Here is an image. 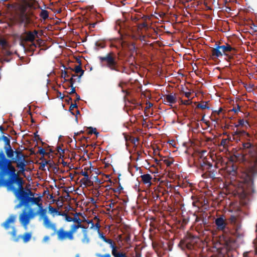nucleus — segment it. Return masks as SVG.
Segmentation results:
<instances>
[{"instance_id":"f257e3e1","label":"nucleus","mask_w":257,"mask_h":257,"mask_svg":"<svg viewBox=\"0 0 257 257\" xmlns=\"http://www.w3.org/2000/svg\"><path fill=\"white\" fill-rule=\"evenodd\" d=\"M242 148L249 153L251 164L249 168L241 173L239 181L245 196L250 195L254 192V176L257 174V150L249 142L242 143Z\"/></svg>"},{"instance_id":"f03ea898","label":"nucleus","mask_w":257,"mask_h":257,"mask_svg":"<svg viewBox=\"0 0 257 257\" xmlns=\"http://www.w3.org/2000/svg\"><path fill=\"white\" fill-rule=\"evenodd\" d=\"M0 169H2L4 165H7L8 171L12 173V175L15 176V180L7 181L6 186L8 191H13L16 197L20 199L21 197L24 196V194L23 186L24 182L23 179L18 176L19 174H16V169L11 162H8L7 160L6 164L0 162Z\"/></svg>"},{"instance_id":"7ed1b4c3","label":"nucleus","mask_w":257,"mask_h":257,"mask_svg":"<svg viewBox=\"0 0 257 257\" xmlns=\"http://www.w3.org/2000/svg\"><path fill=\"white\" fill-rule=\"evenodd\" d=\"M199 143L198 141L194 139V167L201 171L209 170L212 167V164L208 162L205 155L207 152L203 150H200L195 148V145Z\"/></svg>"},{"instance_id":"20e7f679","label":"nucleus","mask_w":257,"mask_h":257,"mask_svg":"<svg viewBox=\"0 0 257 257\" xmlns=\"http://www.w3.org/2000/svg\"><path fill=\"white\" fill-rule=\"evenodd\" d=\"M100 225L98 223H96L94 226V228L97 230L99 237L104 242L110 245L111 248V253L114 257H127L125 253L120 251L119 247L116 245L115 243L111 239L106 238L103 233L99 232Z\"/></svg>"},{"instance_id":"39448f33","label":"nucleus","mask_w":257,"mask_h":257,"mask_svg":"<svg viewBox=\"0 0 257 257\" xmlns=\"http://www.w3.org/2000/svg\"><path fill=\"white\" fill-rule=\"evenodd\" d=\"M79 228L78 225L72 224L69 231H65L63 229H59L57 234L59 239L63 240L65 239L73 240L74 239V234L76 233Z\"/></svg>"},{"instance_id":"423d86ee","label":"nucleus","mask_w":257,"mask_h":257,"mask_svg":"<svg viewBox=\"0 0 257 257\" xmlns=\"http://www.w3.org/2000/svg\"><path fill=\"white\" fill-rule=\"evenodd\" d=\"M194 93H195V96L194 95V98L195 96L198 98V100H201L200 101H194V104L196 105L195 107H194V114L195 113H200L201 115H202V113L199 112L198 110V109H201V110H203L205 109H209V106H207V105L208 102L202 100V97L203 96L202 92L200 91H197L196 92L194 91Z\"/></svg>"},{"instance_id":"0eeeda50","label":"nucleus","mask_w":257,"mask_h":257,"mask_svg":"<svg viewBox=\"0 0 257 257\" xmlns=\"http://www.w3.org/2000/svg\"><path fill=\"white\" fill-rule=\"evenodd\" d=\"M37 215H39L37 212L32 209H30L29 214L23 212L20 215V221L26 230L28 229V225L30 223V219L34 218Z\"/></svg>"},{"instance_id":"6e6552de","label":"nucleus","mask_w":257,"mask_h":257,"mask_svg":"<svg viewBox=\"0 0 257 257\" xmlns=\"http://www.w3.org/2000/svg\"><path fill=\"white\" fill-rule=\"evenodd\" d=\"M17 19L19 22L26 25L31 22V15L26 11V9L22 8L17 16Z\"/></svg>"},{"instance_id":"1a4fd4ad","label":"nucleus","mask_w":257,"mask_h":257,"mask_svg":"<svg viewBox=\"0 0 257 257\" xmlns=\"http://www.w3.org/2000/svg\"><path fill=\"white\" fill-rule=\"evenodd\" d=\"M100 59L102 62H105L107 66L110 69H115L116 62L113 54H109L105 57H100Z\"/></svg>"},{"instance_id":"9d476101","label":"nucleus","mask_w":257,"mask_h":257,"mask_svg":"<svg viewBox=\"0 0 257 257\" xmlns=\"http://www.w3.org/2000/svg\"><path fill=\"white\" fill-rule=\"evenodd\" d=\"M40 215L42 217L43 220V224L46 228L51 229L54 231H56L57 227L56 224L51 221L46 215V213L44 215Z\"/></svg>"},{"instance_id":"9b49d317","label":"nucleus","mask_w":257,"mask_h":257,"mask_svg":"<svg viewBox=\"0 0 257 257\" xmlns=\"http://www.w3.org/2000/svg\"><path fill=\"white\" fill-rule=\"evenodd\" d=\"M215 225L219 230L224 231L226 229L227 223L226 218L224 215H221L215 220Z\"/></svg>"},{"instance_id":"f8f14e48","label":"nucleus","mask_w":257,"mask_h":257,"mask_svg":"<svg viewBox=\"0 0 257 257\" xmlns=\"http://www.w3.org/2000/svg\"><path fill=\"white\" fill-rule=\"evenodd\" d=\"M41 197H33L31 199V201L36 204L38 206V211H36L39 215H44L46 213V210L44 209L42 203H40Z\"/></svg>"},{"instance_id":"ddd939ff","label":"nucleus","mask_w":257,"mask_h":257,"mask_svg":"<svg viewBox=\"0 0 257 257\" xmlns=\"http://www.w3.org/2000/svg\"><path fill=\"white\" fill-rule=\"evenodd\" d=\"M16 216L14 215H11L6 221L3 224V226L5 229H8L11 227H13V226L16 221Z\"/></svg>"},{"instance_id":"4468645a","label":"nucleus","mask_w":257,"mask_h":257,"mask_svg":"<svg viewBox=\"0 0 257 257\" xmlns=\"http://www.w3.org/2000/svg\"><path fill=\"white\" fill-rule=\"evenodd\" d=\"M0 45L1 46L5 54L7 55L11 54L12 53L10 51V45L5 39L3 38L0 39Z\"/></svg>"},{"instance_id":"2eb2a0df","label":"nucleus","mask_w":257,"mask_h":257,"mask_svg":"<svg viewBox=\"0 0 257 257\" xmlns=\"http://www.w3.org/2000/svg\"><path fill=\"white\" fill-rule=\"evenodd\" d=\"M0 45L1 46L5 54L7 55L11 54L12 53L10 51V45L5 39L3 38L0 39Z\"/></svg>"},{"instance_id":"dca6fc26","label":"nucleus","mask_w":257,"mask_h":257,"mask_svg":"<svg viewBox=\"0 0 257 257\" xmlns=\"http://www.w3.org/2000/svg\"><path fill=\"white\" fill-rule=\"evenodd\" d=\"M228 221L231 225L234 226L235 232L237 233L240 229V226L237 223V217L234 215H231L228 219Z\"/></svg>"},{"instance_id":"f3484780","label":"nucleus","mask_w":257,"mask_h":257,"mask_svg":"<svg viewBox=\"0 0 257 257\" xmlns=\"http://www.w3.org/2000/svg\"><path fill=\"white\" fill-rule=\"evenodd\" d=\"M211 55L213 58H218L222 56L223 54L221 52L220 46L218 45L216 43L215 45V48L211 50Z\"/></svg>"},{"instance_id":"a211bd4d","label":"nucleus","mask_w":257,"mask_h":257,"mask_svg":"<svg viewBox=\"0 0 257 257\" xmlns=\"http://www.w3.org/2000/svg\"><path fill=\"white\" fill-rule=\"evenodd\" d=\"M192 239L190 237H186L180 242L182 247H186L188 250H191L192 249V244L191 243Z\"/></svg>"},{"instance_id":"6ab92c4d","label":"nucleus","mask_w":257,"mask_h":257,"mask_svg":"<svg viewBox=\"0 0 257 257\" xmlns=\"http://www.w3.org/2000/svg\"><path fill=\"white\" fill-rule=\"evenodd\" d=\"M164 101L165 103H168L170 105L174 104L176 101V97L175 94H170L164 96Z\"/></svg>"},{"instance_id":"aec40b11","label":"nucleus","mask_w":257,"mask_h":257,"mask_svg":"<svg viewBox=\"0 0 257 257\" xmlns=\"http://www.w3.org/2000/svg\"><path fill=\"white\" fill-rule=\"evenodd\" d=\"M141 177L144 184L147 185L149 187L151 186V180L152 179V177L151 175L149 174H144L142 175Z\"/></svg>"},{"instance_id":"412c9836","label":"nucleus","mask_w":257,"mask_h":257,"mask_svg":"<svg viewBox=\"0 0 257 257\" xmlns=\"http://www.w3.org/2000/svg\"><path fill=\"white\" fill-rule=\"evenodd\" d=\"M82 233L83 237L81 240V242L84 244H88L90 241V239L87 233V231L86 229H83Z\"/></svg>"},{"instance_id":"4be33fe9","label":"nucleus","mask_w":257,"mask_h":257,"mask_svg":"<svg viewBox=\"0 0 257 257\" xmlns=\"http://www.w3.org/2000/svg\"><path fill=\"white\" fill-rule=\"evenodd\" d=\"M17 167L20 169V170L18 172V174H22L24 175L25 174V163L24 159H23V160L21 161H19L17 163Z\"/></svg>"},{"instance_id":"5701e85b","label":"nucleus","mask_w":257,"mask_h":257,"mask_svg":"<svg viewBox=\"0 0 257 257\" xmlns=\"http://www.w3.org/2000/svg\"><path fill=\"white\" fill-rule=\"evenodd\" d=\"M220 48L222 53H224V55H226V53L234 50V49L228 44H226L225 45L220 46Z\"/></svg>"},{"instance_id":"b1692460","label":"nucleus","mask_w":257,"mask_h":257,"mask_svg":"<svg viewBox=\"0 0 257 257\" xmlns=\"http://www.w3.org/2000/svg\"><path fill=\"white\" fill-rule=\"evenodd\" d=\"M4 138L5 141L7 142L9 147V148L6 150L7 155L9 158H11L14 156V151L10 147L9 140L6 137H4Z\"/></svg>"},{"instance_id":"393cba45","label":"nucleus","mask_w":257,"mask_h":257,"mask_svg":"<svg viewBox=\"0 0 257 257\" xmlns=\"http://www.w3.org/2000/svg\"><path fill=\"white\" fill-rule=\"evenodd\" d=\"M37 34V32L36 31L33 32H28L26 34L25 40L28 41H33L35 39Z\"/></svg>"},{"instance_id":"a878e982","label":"nucleus","mask_w":257,"mask_h":257,"mask_svg":"<svg viewBox=\"0 0 257 257\" xmlns=\"http://www.w3.org/2000/svg\"><path fill=\"white\" fill-rule=\"evenodd\" d=\"M239 126L247 127L249 126V124L247 120H244L243 119H239L238 120V124H235V126L238 127Z\"/></svg>"},{"instance_id":"bb28decb","label":"nucleus","mask_w":257,"mask_h":257,"mask_svg":"<svg viewBox=\"0 0 257 257\" xmlns=\"http://www.w3.org/2000/svg\"><path fill=\"white\" fill-rule=\"evenodd\" d=\"M10 234L12 235L13 239L15 241H18L20 238H21V235H17V230L15 227H13V230Z\"/></svg>"},{"instance_id":"cd10ccee","label":"nucleus","mask_w":257,"mask_h":257,"mask_svg":"<svg viewBox=\"0 0 257 257\" xmlns=\"http://www.w3.org/2000/svg\"><path fill=\"white\" fill-rule=\"evenodd\" d=\"M48 209L50 213L53 216L55 215H60L61 214L60 212L57 209L53 208L51 206L48 207Z\"/></svg>"},{"instance_id":"c85d7f7f","label":"nucleus","mask_w":257,"mask_h":257,"mask_svg":"<svg viewBox=\"0 0 257 257\" xmlns=\"http://www.w3.org/2000/svg\"><path fill=\"white\" fill-rule=\"evenodd\" d=\"M31 237L32 234L29 232L26 233L22 236H21V238H23L25 242H28L31 239Z\"/></svg>"},{"instance_id":"c756f323","label":"nucleus","mask_w":257,"mask_h":257,"mask_svg":"<svg viewBox=\"0 0 257 257\" xmlns=\"http://www.w3.org/2000/svg\"><path fill=\"white\" fill-rule=\"evenodd\" d=\"M74 71L77 74H80L79 76V78H80L81 76L83 75L84 73V71L82 70L81 67L79 65L76 66L74 69Z\"/></svg>"},{"instance_id":"7c9ffc66","label":"nucleus","mask_w":257,"mask_h":257,"mask_svg":"<svg viewBox=\"0 0 257 257\" xmlns=\"http://www.w3.org/2000/svg\"><path fill=\"white\" fill-rule=\"evenodd\" d=\"M194 216H196L195 222H197L201 221V222L200 223L201 224H205L206 223V220L205 219H204V218H202L201 217H198V216L196 215L195 213H194Z\"/></svg>"},{"instance_id":"2f4dec72","label":"nucleus","mask_w":257,"mask_h":257,"mask_svg":"<svg viewBox=\"0 0 257 257\" xmlns=\"http://www.w3.org/2000/svg\"><path fill=\"white\" fill-rule=\"evenodd\" d=\"M40 16L43 19H46L48 17V12L46 10H42L40 13Z\"/></svg>"},{"instance_id":"473e14b6","label":"nucleus","mask_w":257,"mask_h":257,"mask_svg":"<svg viewBox=\"0 0 257 257\" xmlns=\"http://www.w3.org/2000/svg\"><path fill=\"white\" fill-rule=\"evenodd\" d=\"M72 222L77 223L76 225H78L79 226V228L81 227V220L79 218L77 217H73ZM76 225V224H75Z\"/></svg>"},{"instance_id":"72a5a7b5","label":"nucleus","mask_w":257,"mask_h":257,"mask_svg":"<svg viewBox=\"0 0 257 257\" xmlns=\"http://www.w3.org/2000/svg\"><path fill=\"white\" fill-rule=\"evenodd\" d=\"M235 135H248V134L244 131H236L234 132Z\"/></svg>"},{"instance_id":"f704fd0d","label":"nucleus","mask_w":257,"mask_h":257,"mask_svg":"<svg viewBox=\"0 0 257 257\" xmlns=\"http://www.w3.org/2000/svg\"><path fill=\"white\" fill-rule=\"evenodd\" d=\"M228 143V140L227 139H222L220 142V145L223 147H225L227 146Z\"/></svg>"},{"instance_id":"c9c22d12","label":"nucleus","mask_w":257,"mask_h":257,"mask_svg":"<svg viewBox=\"0 0 257 257\" xmlns=\"http://www.w3.org/2000/svg\"><path fill=\"white\" fill-rule=\"evenodd\" d=\"M228 171L229 172L230 175L233 176H236L237 174L236 171L233 168H232L231 170H228Z\"/></svg>"},{"instance_id":"e433bc0d","label":"nucleus","mask_w":257,"mask_h":257,"mask_svg":"<svg viewBox=\"0 0 257 257\" xmlns=\"http://www.w3.org/2000/svg\"><path fill=\"white\" fill-rule=\"evenodd\" d=\"M50 239V236L48 235H46L44 237V238L42 240V241L44 243H47L49 241Z\"/></svg>"},{"instance_id":"4c0bfd02","label":"nucleus","mask_w":257,"mask_h":257,"mask_svg":"<svg viewBox=\"0 0 257 257\" xmlns=\"http://www.w3.org/2000/svg\"><path fill=\"white\" fill-rule=\"evenodd\" d=\"M182 103L185 105H189L192 103L191 100L188 99V100H184L182 101Z\"/></svg>"},{"instance_id":"58836bf2","label":"nucleus","mask_w":257,"mask_h":257,"mask_svg":"<svg viewBox=\"0 0 257 257\" xmlns=\"http://www.w3.org/2000/svg\"><path fill=\"white\" fill-rule=\"evenodd\" d=\"M97 257H111V255L109 253H106L104 254H97Z\"/></svg>"},{"instance_id":"ea45409f","label":"nucleus","mask_w":257,"mask_h":257,"mask_svg":"<svg viewBox=\"0 0 257 257\" xmlns=\"http://www.w3.org/2000/svg\"><path fill=\"white\" fill-rule=\"evenodd\" d=\"M65 220L68 222H72L73 217H71L70 216H69L68 215H65Z\"/></svg>"},{"instance_id":"a19ab883","label":"nucleus","mask_w":257,"mask_h":257,"mask_svg":"<svg viewBox=\"0 0 257 257\" xmlns=\"http://www.w3.org/2000/svg\"><path fill=\"white\" fill-rule=\"evenodd\" d=\"M231 110L234 111L235 113H237L240 110V106L239 105H237V107L236 108L233 107V108Z\"/></svg>"},{"instance_id":"79ce46f5","label":"nucleus","mask_w":257,"mask_h":257,"mask_svg":"<svg viewBox=\"0 0 257 257\" xmlns=\"http://www.w3.org/2000/svg\"><path fill=\"white\" fill-rule=\"evenodd\" d=\"M75 76V75H73L71 77V78L69 80V82L71 84V85L72 86L74 82V77Z\"/></svg>"},{"instance_id":"37998d69","label":"nucleus","mask_w":257,"mask_h":257,"mask_svg":"<svg viewBox=\"0 0 257 257\" xmlns=\"http://www.w3.org/2000/svg\"><path fill=\"white\" fill-rule=\"evenodd\" d=\"M191 93L190 92H186L184 93V95L186 97L189 98L190 97Z\"/></svg>"},{"instance_id":"c03bdc74","label":"nucleus","mask_w":257,"mask_h":257,"mask_svg":"<svg viewBox=\"0 0 257 257\" xmlns=\"http://www.w3.org/2000/svg\"><path fill=\"white\" fill-rule=\"evenodd\" d=\"M254 31V32H257V26L253 25V26L251 27Z\"/></svg>"},{"instance_id":"a18cd8bd","label":"nucleus","mask_w":257,"mask_h":257,"mask_svg":"<svg viewBox=\"0 0 257 257\" xmlns=\"http://www.w3.org/2000/svg\"><path fill=\"white\" fill-rule=\"evenodd\" d=\"M198 28H197V27H194V28H193V30H194V33H195L196 32H198Z\"/></svg>"},{"instance_id":"49530a36","label":"nucleus","mask_w":257,"mask_h":257,"mask_svg":"<svg viewBox=\"0 0 257 257\" xmlns=\"http://www.w3.org/2000/svg\"><path fill=\"white\" fill-rule=\"evenodd\" d=\"M75 106H74V105H71L70 107V110H73V108H75Z\"/></svg>"},{"instance_id":"de8ad7c7","label":"nucleus","mask_w":257,"mask_h":257,"mask_svg":"<svg viewBox=\"0 0 257 257\" xmlns=\"http://www.w3.org/2000/svg\"><path fill=\"white\" fill-rule=\"evenodd\" d=\"M226 245L227 246H229V244H228V241L227 240L226 241Z\"/></svg>"},{"instance_id":"09e8293b","label":"nucleus","mask_w":257,"mask_h":257,"mask_svg":"<svg viewBox=\"0 0 257 257\" xmlns=\"http://www.w3.org/2000/svg\"><path fill=\"white\" fill-rule=\"evenodd\" d=\"M83 175L85 176H87V174L86 173L83 174Z\"/></svg>"},{"instance_id":"8fccbe9b","label":"nucleus","mask_w":257,"mask_h":257,"mask_svg":"<svg viewBox=\"0 0 257 257\" xmlns=\"http://www.w3.org/2000/svg\"><path fill=\"white\" fill-rule=\"evenodd\" d=\"M221 110H222V109H221V108H220V109H219V110H218V113H219L220 112H221Z\"/></svg>"},{"instance_id":"3c124183","label":"nucleus","mask_w":257,"mask_h":257,"mask_svg":"<svg viewBox=\"0 0 257 257\" xmlns=\"http://www.w3.org/2000/svg\"><path fill=\"white\" fill-rule=\"evenodd\" d=\"M193 70H194V72L196 74H197V72H196V71L195 70V68H193Z\"/></svg>"},{"instance_id":"603ef678","label":"nucleus","mask_w":257,"mask_h":257,"mask_svg":"<svg viewBox=\"0 0 257 257\" xmlns=\"http://www.w3.org/2000/svg\"><path fill=\"white\" fill-rule=\"evenodd\" d=\"M152 105L151 104H149V107H151Z\"/></svg>"},{"instance_id":"864d4df0","label":"nucleus","mask_w":257,"mask_h":257,"mask_svg":"<svg viewBox=\"0 0 257 257\" xmlns=\"http://www.w3.org/2000/svg\"><path fill=\"white\" fill-rule=\"evenodd\" d=\"M204 175H205V174H203L202 175V176H204Z\"/></svg>"},{"instance_id":"5fc2aeb1","label":"nucleus","mask_w":257,"mask_h":257,"mask_svg":"<svg viewBox=\"0 0 257 257\" xmlns=\"http://www.w3.org/2000/svg\"><path fill=\"white\" fill-rule=\"evenodd\" d=\"M20 155H21V157H23V155H21V154H20Z\"/></svg>"}]
</instances>
